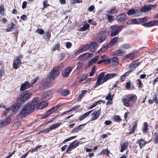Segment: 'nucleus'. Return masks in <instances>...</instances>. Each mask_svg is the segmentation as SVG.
Segmentation results:
<instances>
[{
	"label": "nucleus",
	"instance_id": "obj_31",
	"mask_svg": "<svg viewBox=\"0 0 158 158\" xmlns=\"http://www.w3.org/2000/svg\"><path fill=\"white\" fill-rule=\"evenodd\" d=\"M148 129V123L147 122L144 123L142 129L143 132L144 133H146Z\"/></svg>",
	"mask_w": 158,
	"mask_h": 158
},
{
	"label": "nucleus",
	"instance_id": "obj_55",
	"mask_svg": "<svg viewBox=\"0 0 158 158\" xmlns=\"http://www.w3.org/2000/svg\"><path fill=\"white\" fill-rule=\"evenodd\" d=\"M153 100L156 103H157L158 102V97H157L156 95H155L154 97Z\"/></svg>",
	"mask_w": 158,
	"mask_h": 158
},
{
	"label": "nucleus",
	"instance_id": "obj_35",
	"mask_svg": "<svg viewBox=\"0 0 158 158\" xmlns=\"http://www.w3.org/2000/svg\"><path fill=\"white\" fill-rule=\"evenodd\" d=\"M89 24L87 23H86L83 25L82 27L80 28V30L82 31H85L87 29L89 28Z\"/></svg>",
	"mask_w": 158,
	"mask_h": 158
},
{
	"label": "nucleus",
	"instance_id": "obj_21",
	"mask_svg": "<svg viewBox=\"0 0 158 158\" xmlns=\"http://www.w3.org/2000/svg\"><path fill=\"white\" fill-rule=\"evenodd\" d=\"M10 119L8 118L5 120H0V127L8 125L10 123Z\"/></svg>",
	"mask_w": 158,
	"mask_h": 158
},
{
	"label": "nucleus",
	"instance_id": "obj_18",
	"mask_svg": "<svg viewBox=\"0 0 158 158\" xmlns=\"http://www.w3.org/2000/svg\"><path fill=\"white\" fill-rule=\"evenodd\" d=\"M31 85L28 81H26L24 83L22 84L20 87V90L21 91H23L25 90L30 87Z\"/></svg>",
	"mask_w": 158,
	"mask_h": 158
},
{
	"label": "nucleus",
	"instance_id": "obj_22",
	"mask_svg": "<svg viewBox=\"0 0 158 158\" xmlns=\"http://www.w3.org/2000/svg\"><path fill=\"white\" fill-rule=\"evenodd\" d=\"M20 106L21 105L19 104H14L10 107L11 110L12 112H16L20 109Z\"/></svg>",
	"mask_w": 158,
	"mask_h": 158
},
{
	"label": "nucleus",
	"instance_id": "obj_50",
	"mask_svg": "<svg viewBox=\"0 0 158 158\" xmlns=\"http://www.w3.org/2000/svg\"><path fill=\"white\" fill-rule=\"evenodd\" d=\"M149 27H152L156 25L155 20L150 21L147 23Z\"/></svg>",
	"mask_w": 158,
	"mask_h": 158
},
{
	"label": "nucleus",
	"instance_id": "obj_38",
	"mask_svg": "<svg viewBox=\"0 0 158 158\" xmlns=\"http://www.w3.org/2000/svg\"><path fill=\"white\" fill-rule=\"evenodd\" d=\"M86 90H83L81 91V94L79 95L77 98V99L78 101L80 100L83 96V95L85 94L87 92Z\"/></svg>",
	"mask_w": 158,
	"mask_h": 158
},
{
	"label": "nucleus",
	"instance_id": "obj_32",
	"mask_svg": "<svg viewBox=\"0 0 158 158\" xmlns=\"http://www.w3.org/2000/svg\"><path fill=\"white\" fill-rule=\"evenodd\" d=\"M127 24H136L138 23V22L137 21V20L136 19H131L128 20L127 22Z\"/></svg>",
	"mask_w": 158,
	"mask_h": 158
},
{
	"label": "nucleus",
	"instance_id": "obj_20",
	"mask_svg": "<svg viewBox=\"0 0 158 158\" xmlns=\"http://www.w3.org/2000/svg\"><path fill=\"white\" fill-rule=\"evenodd\" d=\"M126 53L125 51L120 49L115 51L114 52V55L116 56H123Z\"/></svg>",
	"mask_w": 158,
	"mask_h": 158
},
{
	"label": "nucleus",
	"instance_id": "obj_60",
	"mask_svg": "<svg viewBox=\"0 0 158 158\" xmlns=\"http://www.w3.org/2000/svg\"><path fill=\"white\" fill-rule=\"evenodd\" d=\"M86 123L83 124L79 125L77 127L79 130H81L85 126Z\"/></svg>",
	"mask_w": 158,
	"mask_h": 158
},
{
	"label": "nucleus",
	"instance_id": "obj_19",
	"mask_svg": "<svg viewBox=\"0 0 158 158\" xmlns=\"http://www.w3.org/2000/svg\"><path fill=\"white\" fill-rule=\"evenodd\" d=\"M101 113L100 110H98L96 112L94 111L92 114V117L91 118V121H94L96 120L98 118L99 116V115Z\"/></svg>",
	"mask_w": 158,
	"mask_h": 158
},
{
	"label": "nucleus",
	"instance_id": "obj_25",
	"mask_svg": "<svg viewBox=\"0 0 158 158\" xmlns=\"http://www.w3.org/2000/svg\"><path fill=\"white\" fill-rule=\"evenodd\" d=\"M48 105V102L45 101L40 102L37 109H41L46 107Z\"/></svg>",
	"mask_w": 158,
	"mask_h": 158
},
{
	"label": "nucleus",
	"instance_id": "obj_56",
	"mask_svg": "<svg viewBox=\"0 0 158 158\" xmlns=\"http://www.w3.org/2000/svg\"><path fill=\"white\" fill-rule=\"evenodd\" d=\"M94 8V6L93 5H91L88 8V10L91 12L93 11Z\"/></svg>",
	"mask_w": 158,
	"mask_h": 158
},
{
	"label": "nucleus",
	"instance_id": "obj_9",
	"mask_svg": "<svg viewBox=\"0 0 158 158\" xmlns=\"http://www.w3.org/2000/svg\"><path fill=\"white\" fill-rule=\"evenodd\" d=\"M157 6V4L155 5L149 4L145 5L142 7L140 11L142 12H148L151 10L152 8Z\"/></svg>",
	"mask_w": 158,
	"mask_h": 158
},
{
	"label": "nucleus",
	"instance_id": "obj_62",
	"mask_svg": "<svg viewBox=\"0 0 158 158\" xmlns=\"http://www.w3.org/2000/svg\"><path fill=\"white\" fill-rule=\"evenodd\" d=\"M79 58V59L81 60H82L84 59H86L84 53L80 56Z\"/></svg>",
	"mask_w": 158,
	"mask_h": 158
},
{
	"label": "nucleus",
	"instance_id": "obj_58",
	"mask_svg": "<svg viewBox=\"0 0 158 158\" xmlns=\"http://www.w3.org/2000/svg\"><path fill=\"white\" fill-rule=\"evenodd\" d=\"M138 85L139 87L140 88H141L143 87V84L142 83L141 80L140 79H138Z\"/></svg>",
	"mask_w": 158,
	"mask_h": 158
},
{
	"label": "nucleus",
	"instance_id": "obj_44",
	"mask_svg": "<svg viewBox=\"0 0 158 158\" xmlns=\"http://www.w3.org/2000/svg\"><path fill=\"white\" fill-rule=\"evenodd\" d=\"M60 46L59 44H57L53 48L52 50L53 51H56V50H58L60 48Z\"/></svg>",
	"mask_w": 158,
	"mask_h": 158
},
{
	"label": "nucleus",
	"instance_id": "obj_64",
	"mask_svg": "<svg viewBox=\"0 0 158 158\" xmlns=\"http://www.w3.org/2000/svg\"><path fill=\"white\" fill-rule=\"evenodd\" d=\"M92 111V110H90L88 111L87 112L85 113L84 114V117H86L91 113Z\"/></svg>",
	"mask_w": 158,
	"mask_h": 158
},
{
	"label": "nucleus",
	"instance_id": "obj_17",
	"mask_svg": "<svg viewBox=\"0 0 158 158\" xmlns=\"http://www.w3.org/2000/svg\"><path fill=\"white\" fill-rule=\"evenodd\" d=\"M107 34L105 31L101 32L98 34V40L99 42H102L105 39V35Z\"/></svg>",
	"mask_w": 158,
	"mask_h": 158
},
{
	"label": "nucleus",
	"instance_id": "obj_5",
	"mask_svg": "<svg viewBox=\"0 0 158 158\" xmlns=\"http://www.w3.org/2000/svg\"><path fill=\"white\" fill-rule=\"evenodd\" d=\"M40 102V98L38 97H35L34 98L31 102V103H28V105L30 106L31 110L34 111L35 109H37Z\"/></svg>",
	"mask_w": 158,
	"mask_h": 158
},
{
	"label": "nucleus",
	"instance_id": "obj_36",
	"mask_svg": "<svg viewBox=\"0 0 158 158\" xmlns=\"http://www.w3.org/2000/svg\"><path fill=\"white\" fill-rule=\"evenodd\" d=\"M135 56V55L134 53H130L126 55L125 57L127 59L133 60Z\"/></svg>",
	"mask_w": 158,
	"mask_h": 158
},
{
	"label": "nucleus",
	"instance_id": "obj_61",
	"mask_svg": "<svg viewBox=\"0 0 158 158\" xmlns=\"http://www.w3.org/2000/svg\"><path fill=\"white\" fill-rule=\"evenodd\" d=\"M101 153L104 154L106 155H107L109 154V152L107 150L104 149L101 152Z\"/></svg>",
	"mask_w": 158,
	"mask_h": 158
},
{
	"label": "nucleus",
	"instance_id": "obj_57",
	"mask_svg": "<svg viewBox=\"0 0 158 158\" xmlns=\"http://www.w3.org/2000/svg\"><path fill=\"white\" fill-rule=\"evenodd\" d=\"M82 0H73L71 1V3H78L82 2Z\"/></svg>",
	"mask_w": 158,
	"mask_h": 158
},
{
	"label": "nucleus",
	"instance_id": "obj_2",
	"mask_svg": "<svg viewBox=\"0 0 158 158\" xmlns=\"http://www.w3.org/2000/svg\"><path fill=\"white\" fill-rule=\"evenodd\" d=\"M136 98L135 95L129 94L124 97L122 102L124 106L127 107H129L132 102L135 101Z\"/></svg>",
	"mask_w": 158,
	"mask_h": 158
},
{
	"label": "nucleus",
	"instance_id": "obj_13",
	"mask_svg": "<svg viewBox=\"0 0 158 158\" xmlns=\"http://www.w3.org/2000/svg\"><path fill=\"white\" fill-rule=\"evenodd\" d=\"M61 124V123H57L53 124L50 126L48 128H47L44 130L43 131L44 133H48L51 130L55 129L59 127Z\"/></svg>",
	"mask_w": 158,
	"mask_h": 158
},
{
	"label": "nucleus",
	"instance_id": "obj_23",
	"mask_svg": "<svg viewBox=\"0 0 158 158\" xmlns=\"http://www.w3.org/2000/svg\"><path fill=\"white\" fill-rule=\"evenodd\" d=\"M15 25L14 23L11 22L10 24H8L7 25V28L6 29V30L7 32H9L12 31L14 29Z\"/></svg>",
	"mask_w": 158,
	"mask_h": 158
},
{
	"label": "nucleus",
	"instance_id": "obj_59",
	"mask_svg": "<svg viewBox=\"0 0 158 158\" xmlns=\"http://www.w3.org/2000/svg\"><path fill=\"white\" fill-rule=\"evenodd\" d=\"M0 13L1 15L4 14V7L2 5L0 6Z\"/></svg>",
	"mask_w": 158,
	"mask_h": 158
},
{
	"label": "nucleus",
	"instance_id": "obj_42",
	"mask_svg": "<svg viewBox=\"0 0 158 158\" xmlns=\"http://www.w3.org/2000/svg\"><path fill=\"white\" fill-rule=\"evenodd\" d=\"M113 97V95H111V93L110 92L108 95L105 98L107 100H112Z\"/></svg>",
	"mask_w": 158,
	"mask_h": 158
},
{
	"label": "nucleus",
	"instance_id": "obj_49",
	"mask_svg": "<svg viewBox=\"0 0 158 158\" xmlns=\"http://www.w3.org/2000/svg\"><path fill=\"white\" fill-rule=\"evenodd\" d=\"M87 75L85 74L83 75L81 77V79L78 81L79 83H81V82L84 81L86 78Z\"/></svg>",
	"mask_w": 158,
	"mask_h": 158
},
{
	"label": "nucleus",
	"instance_id": "obj_41",
	"mask_svg": "<svg viewBox=\"0 0 158 158\" xmlns=\"http://www.w3.org/2000/svg\"><path fill=\"white\" fill-rule=\"evenodd\" d=\"M117 11V9L114 8H111L109 11H108L109 14H113L116 12Z\"/></svg>",
	"mask_w": 158,
	"mask_h": 158
},
{
	"label": "nucleus",
	"instance_id": "obj_1",
	"mask_svg": "<svg viewBox=\"0 0 158 158\" xmlns=\"http://www.w3.org/2000/svg\"><path fill=\"white\" fill-rule=\"evenodd\" d=\"M104 75V72H102L99 74L97 81L94 85L95 87L107 81L109 79L114 77L117 75L116 73H109Z\"/></svg>",
	"mask_w": 158,
	"mask_h": 158
},
{
	"label": "nucleus",
	"instance_id": "obj_6",
	"mask_svg": "<svg viewBox=\"0 0 158 158\" xmlns=\"http://www.w3.org/2000/svg\"><path fill=\"white\" fill-rule=\"evenodd\" d=\"M59 67L56 66L50 74L49 78L51 80H53L60 73Z\"/></svg>",
	"mask_w": 158,
	"mask_h": 158
},
{
	"label": "nucleus",
	"instance_id": "obj_52",
	"mask_svg": "<svg viewBox=\"0 0 158 158\" xmlns=\"http://www.w3.org/2000/svg\"><path fill=\"white\" fill-rule=\"evenodd\" d=\"M36 32L38 34L40 35L43 34L44 33V31L43 30L41 29H37L36 31Z\"/></svg>",
	"mask_w": 158,
	"mask_h": 158
},
{
	"label": "nucleus",
	"instance_id": "obj_48",
	"mask_svg": "<svg viewBox=\"0 0 158 158\" xmlns=\"http://www.w3.org/2000/svg\"><path fill=\"white\" fill-rule=\"evenodd\" d=\"M107 17L108 20L110 22L113 21L114 20V17L113 16L107 15Z\"/></svg>",
	"mask_w": 158,
	"mask_h": 158
},
{
	"label": "nucleus",
	"instance_id": "obj_3",
	"mask_svg": "<svg viewBox=\"0 0 158 158\" xmlns=\"http://www.w3.org/2000/svg\"><path fill=\"white\" fill-rule=\"evenodd\" d=\"M33 112V110H31L30 106L27 104L23 107L21 112L19 115V116L25 117L29 114L30 113Z\"/></svg>",
	"mask_w": 158,
	"mask_h": 158
},
{
	"label": "nucleus",
	"instance_id": "obj_54",
	"mask_svg": "<svg viewBox=\"0 0 158 158\" xmlns=\"http://www.w3.org/2000/svg\"><path fill=\"white\" fill-rule=\"evenodd\" d=\"M131 82L130 81H128L126 83V88L127 89H130L131 88Z\"/></svg>",
	"mask_w": 158,
	"mask_h": 158
},
{
	"label": "nucleus",
	"instance_id": "obj_28",
	"mask_svg": "<svg viewBox=\"0 0 158 158\" xmlns=\"http://www.w3.org/2000/svg\"><path fill=\"white\" fill-rule=\"evenodd\" d=\"M77 140L70 144V151L75 148L78 145L79 142H77Z\"/></svg>",
	"mask_w": 158,
	"mask_h": 158
},
{
	"label": "nucleus",
	"instance_id": "obj_63",
	"mask_svg": "<svg viewBox=\"0 0 158 158\" xmlns=\"http://www.w3.org/2000/svg\"><path fill=\"white\" fill-rule=\"evenodd\" d=\"M84 55H85V57L86 58H88L89 56H91V55L92 54V53H90L88 52H86L84 53Z\"/></svg>",
	"mask_w": 158,
	"mask_h": 158
},
{
	"label": "nucleus",
	"instance_id": "obj_27",
	"mask_svg": "<svg viewBox=\"0 0 158 158\" xmlns=\"http://www.w3.org/2000/svg\"><path fill=\"white\" fill-rule=\"evenodd\" d=\"M119 61L118 58L116 57H114L111 58V63L114 66H117L118 64Z\"/></svg>",
	"mask_w": 158,
	"mask_h": 158
},
{
	"label": "nucleus",
	"instance_id": "obj_14",
	"mask_svg": "<svg viewBox=\"0 0 158 158\" xmlns=\"http://www.w3.org/2000/svg\"><path fill=\"white\" fill-rule=\"evenodd\" d=\"M52 97V91H51L46 92L42 96V99H45L47 100H49Z\"/></svg>",
	"mask_w": 158,
	"mask_h": 158
},
{
	"label": "nucleus",
	"instance_id": "obj_12",
	"mask_svg": "<svg viewBox=\"0 0 158 158\" xmlns=\"http://www.w3.org/2000/svg\"><path fill=\"white\" fill-rule=\"evenodd\" d=\"M31 96V94L28 92L27 91L23 92L21 95L20 98L21 102H25L26 101L28 100Z\"/></svg>",
	"mask_w": 158,
	"mask_h": 158
},
{
	"label": "nucleus",
	"instance_id": "obj_47",
	"mask_svg": "<svg viewBox=\"0 0 158 158\" xmlns=\"http://www.w3.org/2000/svg\"><path fill=\"white\" fill-rule=\"evenodd\" d=\"M154 141L155 143H158V133H156L154 134Z\"/></svg>",
	"mask_w": 158,
	"mask_h": 158
},
{
	"label": "nucleus",
	"instance_id": "obj_40",
	"mask_svg": "<svg viewBox=\"0 0 158 158\" xmlns=\"http://www.w3.org/2000/svg\"><path fill=\"white\" fill-rule=\"evenodd\" d=\"M69 94V91L68 90L65 89L63 90L61 92V94L63 96H66Z\"/></svg>",
	"mask_w": 158,
	"mask_h": 158
},
{
	"label": "nucleus",
	"instance_id": "obj_11",
	"mask_svg": "<svg viewBox=\"0 0 158 158\" xmlns=\"http://www.w3.org/2000/svg\"><path fill=\"white\" fill-rule=\"evenodd\" d=\"M91 47V45L90 44H87L85 45H83L80 47L79 49L77 51L75 52V54L76 55H77L80 53H81L88 50Z\"/></svg>",
	"mask_w": 158,
	"mask_h": 158
},
{
	"label": "nucleus",
	"instance_id": "obj_33",
	"mask_svg": "<svg viewBox=\"0 0 158 158\" xmlns=\"http://www.w3.org/2000/svg\"><path fill=\"white\" fill-rule=\"evenodd\" d=\"M90 44L91 45V47H92V48L90 50V51L93 52H94L97 48V44L95 43H94Z\"/></svg>",
	"mask_w": 158,
	"mask_h": 158
},
{
	"label": "nucleus",
	"instance_id": "obj_4",
	"mask_svg": "<svg viewBox=\"0 0 158 158\" xmlns=\"http://www.w3.org/2000/svg\"><path fill=\"white\" fill-rule=\"evenodd\" d=\"M123 26H118L114 25L112 26L110 30L111 35L113 36L116 35L123 29Z\"/></svg>",
	"mask_w": 158,
	"mask_h": 158
},
{
	"label": "nucleus",
	"instance_id": "obj_43",
	"mask_svg": "<svg viewBox=\"0 0 158 158\" xmlns=\"http://www.w3.org/2000/svg\"><path fill=\"white\" fill-rule=\"evenodd\" d=\"M130 47L131 45L129 44H124L121 45V47L122 48L127 49L130 48Z\"/></svg>",
	"mask_w": 158,
	"mask_h": 158
},
{
	"label": "nucleus",
	"instance_id": "obj_10",
	"mask_svg": "<svg viewBox=\"0 0 158 158\" xmlns=\"http://www.w3.org/2000/svg\"><path fill=\"white\" fill-rule=\"evenodd\" d=\"M127 19V15L126 14L122 13L117 16L115 20L119 23H123Z\"/></svg>",
	"mask_w": 158,
	"mask_h": 158
},
{
	"label": "nucleus",
	"instance_id": "obj_16",
	"mask_svg": "<svg viewBox=\"0 0 158 158\" xmlns=\"http://www.w3.org/2000/svg\"><path fill=\"white\" fill-rule=\"evenodd\" d=\"M52 85L51 83L49 82H44L40 85L39 88L41 90L50 87Z\"/></svg>",
	"mask_w": 158,
	"mask_h": 158
},
{
	"label": "nucleus",
	"instance_id": "obj_45",
	"mask_svg": "<svg viewBox=\"0 0 158 158\" xmlns=\"http://www.w3.org/2000/svg\"><path fill=\"white\" fill-rule=\"evenodd\" d=\"M137 124L134 125L132 127V128L131 129V132H129V134H131L132 133H134L135 132V130L136 128H137Z\"/></svg>",
	"mask_w": 158,
	"mask_h": 158
},
{
	"label": "nucleus",
	"instance_id": "obj_8",
	"mask_svg": "<svg viewBox=\"0 0 158 158\" xmlns=\"http://www.w3.org/2000/svg\"><path fill=\"white\" fill-rule=\"evenodd\" d=\"M23 57V55H20L15 58L13 64V67L15 69H17L20 67L21 63L20 59H22Z\"/></svg>",
	"mask_w": 158,
	"mask_h": 158
},
{
	"label": "nucleus",
	"instance_id": "obj_39",
	"mask_svg": "<svg viewBox=\"0 0 158 158\" xmlns=\"http://www.w3.org/2000/svg\"><path fill=\"white\" fill-rule=\"evenodd\" d=\"M137 66V64H136L134 63H132L130 66V70L129 71H131V73L133 71L135 70Z\"/></svg>",
	"mask_w": 158,
	"mask_h": 158
},
{
	"label": "nucleus",
	"instance_id": "obj_26",
	"mask_svg": "<svg viewBox=\"0 0 158 158\" xmlns=\"http://www.w3.org/2000/svg\"><path fill=\"white\" fill-rule=\"evenodd\" d=\"M131 73V71H129L121 76L120 79L121 81L122 82L126 80V77L128 76Z\"/></svg>",
	"mask_w": 158,
	"mask_h": 158
},
{
	"label": "nucleus",
	"instance_id": "obj_29",
	"mask_svg": "<svg viewBox=\"0 0 158 158\" xmlns=\"http://www.w3.org/2000/svg\"><path fill=\"white\" fill-rule=\"evenodd\" d=\"M99 58V56H97L94 57V58L90 60L89 62V65H91L93 63L96 62L97 61L98 59Z\"/></svg>",
	"mask_w": 158,
	"mask_h": 158
},
{
	"label": "nucleus",
	"instance_id": "obj_24",
	"mask_svg": "<svg viewBox=\"0 0 158 158\" xmlns=\"http://www.w3.org/2000/svg\"><path fill=\"white\" fill-rule=\"evenodd\" d=\"M137 143L139 144L140 148H142L146 144L145 141L142 139H139L137 142Z\"/></svg>",
	"mask_w": 158,
	"mask_h": 158
},
{
	"label": "nucleus",
	"instance_id": "obj_7",
	"mask_svg": "<svg viewBox=\"0 0 158 158\" xmlns=\"http://www.w3.org/2000/svg\"><path fill=\"white\" fill-rule=\"evenodd\" d=\"M59 107L60 105H57L52 107V108L48 110L42 116L41 118L42 119H44L47 118L49 115H51L55 111L57 110Z\"/></svg>",
	"mask_w": 158,
	"mask_h": 158
},
{
	"label": "nucleus",
	"instance_id": "obj_51",
	"mask_svg": "<svg viewBox=\"0 0 158 158\" xmlns=\"http://www.w3.org/2000/svg\"><path fill=\"white\" fill-rule=\"evenodd\" d=\"M114 119L115 121L119 122L121 120L120 116L118 115H116L114 117Z\"/></svg>",
	"mask_w": 158,
	"mask_h": 158
},
{
	"label": "nucleus",
	"instance_id": "obj_46",
	"mask_svg": "<svg viewBox=\"0 0 158 158\" xmlns=\"http://www.w3.org/2000/svg\"><path fill=\"white\" fill-rule=\"evenodd\" d=\"M149 19V18L148 17H145L144 18L139 19V20L142 22L144 23L148 20Z\"/></svg>",
	"mask_w": 158,
	"mask_h": 158
},
{
	"label": "nucleus",
	"instance_id": "obj_15",
	"mask_svg": "<svg viewBox=\"0 0 158 158\" xmlns=\"http://www.w3.org/2000/svg\"><path fill=\"white\" fill-rule=\"evenodd\" d=\"M137 12H139L138 10H135L133 9H130L127 11V14L128 15H132L133 17H136L139 16L137 14Z\"/></svg>",
	"mask_w": 158,
	"mask_h": 158
},
{
	"label": "nucleus",
	"instance_id": "obj_53",
	"mask_svg": "<svg viewBox=\"0 0 158 158\" xmlns=\"http://www.w3.org/2000/svg\"><path fill=\"white\" fill-rule=\"evenodd\" d=\"M38 79V77L35 78L31 80V82L30 84L31 85H33L35 84L37 81Z\"/></svg>",
	"mask_w": 158,
	"mask_h": 158
},
{
	"label": "nucleus",
	"instance_id": "obj_34",
	"mask_svg": "<svg viewBox=\"0 0 158 158\" xmlns=\"http://www.w3.org/2000/svg\"><path fill=\"white\" fill-rule=\"evenodd\" d=\"M129 145V143H125L122 145L121 148L120 150V152H123L124 150H126L127 148Z\"/></svg>",
	"mask_w": 158,
	"mask_h": 158
},
{
	"label": "nucleus",
	"instance_id": "obj_37",
	"mask_svg": "<svg viewBox=\"0 0 158 158\" xmlns=\"http://www.w3.org/2000/svg\"><path fill=\"white\" fill-rule=\"evenodd\" d=\"M118 38L117 37L114 38L110 43V46H112L116 44L118 42Z\"/></svg>",
	"mask_w": 158,
	"mask_h": 158
},
{
	"label": "nucleus",
	"instance_id": "obj_30",
	"mask_svg": "<svg viewBox=\"0 0 158 158\" xmlns=\"http://www.w3.org/2000/svg\"><path fill=\"white\" fill-rule=\"evenodd\" d=\"M62 74L64 77H68L69 74V67H68L64 69L62 72Z\"/></svg>",
	"mask_w": 158,
	"mask_h": 158
}]
</instances>
